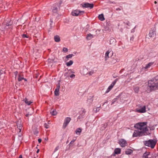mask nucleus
Listing matches in <instances>:
<instances>
[{
	"label": "nucleus",
	"mask_w": 158,
	"mask_h": 158,
	"mask_svg": "<svg viewBox=\"0 0 158 158\" xmlns=\"http://www.w3.org/2000/svg\"><path fill=\"white\" fill-rule=\"evenodd\" d=\"M147 122L139 123L135 124L134 127L137 129L134 131L133 134V137L139 136H142L144 135V133L148 131L146 127Z\"/></svg>",
	"instance_id": "obj_1"
},
{
	"label": "nucleus",
	"mask_w": 158,
	"mask_h": 158,
	"mask_svg": "<svg viewBox=\"0 0 158 158\" xmlns=\"http://www.w3.org/2000/svg\"><path fill=\"white\" fill-rule=\"evenodd\" d=\"M158 77L156 76L148 81V88L150 91L158 89Z\"/></svg>",
	"instance_id": "obj_2"
},
{
	"label": "nucleus",
	"mask_w": 158,
	"mask_h": 158,
	"mask_svg": "<svg viewBox=\"0 0 158 158\" xmlns=\"http://www.w3.org/2000/svg\"><path fill=\"white\" fill-rule=\"evenodd\" d=\"M156 142V140L155 139H149L148 140H146L143 141V143L145 146L151 147L152 148H154Z\"/></svg>",
	"instance_id": "obj_3"
},
{
	"label": "nucleus",
	"mask_w": 158,
	"mask_h": 158,
	"mask_svg": "<svg viewBox=\"0 0 158 158\" xmlns=\"http://www.w3.org/2000/svg\"><path fill=\"white\" fill-rule=\"evenodd\" d=\"M85 111L84 109L82 110L79 112L80 115L77 118L78 119H80V120L84 118L85 114Z\"/></svg>",
	"instance_id": "obj_4"
},
{
	"label": "nucleus",
	"mask_w": 158,
	"mask_h": 158,
	"mask_svg": "<svg viewBox=\"0 0 158 158\" xmlns=\"http://www.w3.org/2000/svg\"><path fill=\"white\" fill-rule=\"evenodd\" d=\"M146 112V106H140L139 109L136 110V112L140 113H144Z\"/></svg>",
	"instance_id": "obj_5"
},
{
	"label": "nucleus",
	"mask_w": 158,
	"mask_h": 158,
	"mask_svg": "<svg viewBox=\"0 0 158 158\" xmlns=\"http://www.w3.org/2000/svg\"><path fill=\"white\" fill-rule=\"evenodd\" d=\"M71 119V118L70 117H67L65 118L63 126V128H65L67 127L68 124L70 121Z\"/></svg>",
	"instance_id": "obj_6"
},
{
	"label": "nucleus",
	"mask_w": 158,
	"mask_h": 158,
	"mask_svg": "<svg viewBox=\"0 0 158 158\" xmlns=\"http://www.w3.org/2000/svg\"><path fill=\"white\" fill-rule=\"evenodd\" d=\"M119 143L122 147H124L127 145V141L124 139H120Z\"/></svg>",
	"instance_id": "obj_7"
},
{
	"label": "nucleus",
	"mask_w": 158,
	"mask_h": 158,
	"mask_svg": "<svg viewBox=\"0 0 158 158\" xmlns=\"http://www.w3.org/2000/svg\"><path fill=\"white\" fill-rule=\"evenodd\" d=\"M82 7L84 8H89L90 9L93 8L94 4L93 3L90 4L88 3H85L81 4Z\"/></svg>",
	"instance_id": "obj_8"
},
{
	"label": "nucleus",
	"mask_w": 158,
	"mask_h": 158,
	"mask_svg": "<svg viewBox=\"0 0 158 158\" xmlns=\"http://www.w3.org/2000/svg\"><path fill=\"white\" fill-rule=\"evenodd\" d=\"M84 11H80V10H76L72 11V14L73 16H77L80 14H81V13H84Z\"/></svg>",
	"instance_id": "obj_9"
},
{
	"label": "nucleus",
	"mask_w": 158,
	"mask_h": 158,
	"mask_svg": "<svg viewBox=\"0 0 158 158\" xmlns=\"http://www.w3.org/2000/svg\"><path fill=\"white\" fill-rule=\"evenodd\" d=\"M60 3L58 4V3L56 4L55 6H54L52 9V12L54 13H57V12L58 9L60 8Z\"/></svg>",
	"instance_id": "obj_10"
},
{
	"label": "nucleus",
	"mask_w": 158,
	"mask_h": 158,
	"mask_svg": "<svg viewBox=\"0 0 158 158\" xmlns=\"http://www.w3.org/2000/svg\"><path fill=\"white\" fill-rule=\"evenodd\" d=\"M156 28L154 27L152 30L150 31L149 34L150 37H152L154 36V35L156 34Z\"/></svg>",
	"instance_id": "obj_11"
},
{
	"label": "nucleus",
	"mask_w": 158,
	"mask_h": 158,
	"mask_svg": "<svg viewBox=\"0 0 158 158\" xmlns=\"http://www.w3.org/2000/svg\"><path fill=\"white\" fill-rule=\"evenodd\" d=\"M112 52H113L111 51L110 50H108L106 52L105 54V61H106L109 58V54Z\"/></svg>",
	"instance_id": "obj_12"
},
{
	"label": "nucleus",
	"mask_w": 158,
	"mask_h": 158,
	"mask_svg": "<svg viewBox=\"0 0 158 158\" xmlns=\"http://www.w3.org/2000/svg\"><path fill=\"white\" fill-rule=\"evenodd\" d=\"M60 88V85L59 84L58 85L54 91L55 94L56 96H58L59 95V90Z\"/></svg>",
	"instance_id": "obj_13"
},
{
	"label": "nucleus",
	"mask_w": 158,
	"mask_h": 158,
	"mask_svg": "<svg viewBox=\"0 0 158 158\" xmlns=\"http://www.w3.org/2000/svg\"><path fill=\"white\" fill-rule=\"evenodd\" d=\"M23 101L26 104L28 105H30L31 103H33L32 102L28 101V99L27 98H25Z\"/></svg>",
	"instance_id": "obj_14"
},
{
	"label": "nucleus",
	"mask_w": 158,
	"mask_h": 158,
	"mask_svg": "<svg viewBox=\"0 0 158 158\" xmlns=\"http://www.w3.org/2000/svg\"><path fill=\"white\" fill-rule=\"evenodd\" d=\"M54 40L55 42H59L60 41V38L58 35H56L54 37Z\"/></svg>",
	"instance_id": "obj_15"
},
{
	"label": "nucleus",
	"mask_w": 158,
	"mask_h": 158,
	"mask_svg": "<svg viewBox=\"0 0 158 158\" xmlns=\"http://www.w3.org/2000/svg\"><path fill=\"white\" fill-rule=\"evenodd\" d=\"M107 126V123H105L103 124H102L101 125V130H104Z\"/></svg>",
	"instance_id": "obj_16"
},
{
	"label": "nucleus",
	"mask_w": 158,
	"mask_h": 158,
	"mask_svg": "<svg viewBox=\"0 0 158 158\" xmlns=\"http://www.w3.org/2000/svg\"><path fill=\"white\" fill-rule=\"evenodd\" d=\"M154 62H151L149 63L148 64H146L145 67H144V69H147L149 68L153 64Z\"/></svg>",
	"instance_id": "obj_17"
},
{
	"label": "nucleus",
	"mask_w": 158,
	"mask_h": 158,
	"mask_svg": "<svg viewBox=\"0 0 158 158\" xmlns=\"http://www.w3.org/2000/svg\"><path fill=\"white\" fill-rule=\"evenodd\" d=\"M114 85H113L112 84H111V85L108 87V89L106 90V93H108L113 88Z\"/></svg>",
	"instance_id": "obj_18"
},
{
	"label": "nucleus",
	"mask_w": 158,
	"mask_h": 158,
	"mask_svg": "<svg viewBox=\"0 0 158 158\" xmlns=\"http://www.w3.org/2000/svg\"><path fill=\"white\" fill-rule=\"evenodd\" d=\"M98 19L101 21H102L105 20L104 15L103 14L99 15L98 16Z\"/></svg>",
	"instance_id": "obj_19"
},
{
	"label": "nucleus",
	"mask_w": 158,
	"mask_h": 158,
	"mask_svg": "<svg viewBox=\"0 0 158 158\" xmlns=\"http://www.w3.org/2000/svg\"><path fill=\"white\" fill-rule=\"evenodd\" d=\"M94 36L93 35L91 34H88L86 36V39L88 40H90Z\"/></svg>",
	"instance_id": "obj_20"
},
{
	"label": "nucleus",
	"mask_w": 158,
	"mask_h": 158,
	"mask_svg": "<svg viewBox=\"0 0 158 158\" xmlns=\"http://www.w3.org/2000/svg\"><path fill=\"white\" fill-rule=\"evenodd\" d=\"M116 40L115 39L112 38L110 39V44H114L116 42Z\"/></svg>",
	"instance_id": "obj_21"
},
{
	"label": "nucleus",
	"mask_w": 158,
	"mask_h": 158,
	"mask_svg": "<svg viewBox=\"0 0 158 158\" xmlns=\"http://www.w3.org/2000/svg\"><path fill=\"white\" fill-rule=\"evenodd\" d=\"M121 150L119 148H116L114 151V153L116 154H118L120 153Z\"/></svg>",
	"instance_id": "obj_22"
},
{
	"label": "nucleus",
	"mask_w": 158,
	"mask_h": 158,
	"mask_svg": "<svg viewBox=\"0 0 158 158\" xmlns=\"http://www.w3.org/2000/svg\"><path fill=\"white\" fill-rule=\"evenodd\" d=\"M82 130L80 128H78L77 129L76 131H75V133L77 135H80L81 133V132Z\"/></svg>",
	"instance_id": "obj_23"
},
{
	"label": "nucleus",
	"mask_w": 158,
	"mask_h": 158,
	"mask_svg": "<svg viewBox=\"0 0 158 158\" xmlns=\"http://www.w3.org/2000/svg\"><path fill=\"white\" fill-rule=\"evenodd\" d=\"M12 23V22L11 21L9 22V23H7L6 24V26L5 27V28L6 29H8L9 27V26H11Z\"/></svg>",
	"instance_id": "obj_24"
},
{
	"label": "nucleus",
	"mask_w": 158,
	"mask_h": 158,
	"mask_svg": "<svg viewBox=\"0 0 158 158\" xmlns=\"http://www.w3.org/2000/svg\"><path fill=\"white\" fill-rule=\"evenodd\" d=\"M134 90L135 93H138L139 90V87L138 86H135L134 88Z\"/></svg>",
	"instance_id": "obj_25"
},
{
	"label": "nucleus",
	"mask_w": 158,
	"mask_h": 158,
	"mask_svg": "<svg viewBox=\"0 0 158 158\" xmlns=\"http://www.w3.org/2000/svg\"><path fill=\"white\" fill-rule=\"evenodd\" d=\"M132 152V150L130 149H128L126 152V154L127 155L130 154Z\"/></svg>",
	"instance_id": "obj_26"
},
{
	"label": "nucleus",
	"mask_w": 158,
	"mask_h": 158,
	"mask_svg": "<svg viewBox=\"0 0 158 158\" xmlns=\"http://www.w3.org/2000/svg\"><path fill=\"white\" fill-rule=\"evenodd\" d=\"M150 153L147 152H145L143 156V157L144 158H148V156L149 155Z\"/></svg>",
	"instance_id": "obj_27"
},
{
	"label": "nucleus",
	"mask_w": 158,
	"mask_h": 158,
	"mask_svg": "<svg viewBox=\"0 0 158 158\" xmlns=\"http://www.w3.org/2000/svg\"><path fill=\"white\" fill-rule=\"evenodd\" d=\"M73 61L72 60H70L69 61V62L66 63V64L67 66H70L71 65H72L73 64Z\"/></svg>",
	"instance_id": "obj_28"
},
{
	"label": "nucleus",
	"mask_w": 158,
	"mask_h": 158,
	"mask_svg": "<svg viewBox=\"0 0 158 158\" xmlns=\"http://www.w3.org/2000/svg\"><path fill=\"white\" fill-rule=\"evenodd\" d=\"M51 113L53 115H56L57 114V112L55 110H53L51 112Z\"/></svg>",
	"instance_id": "obj_29"
},
{
	"label": "nucleus",
	"mask_w": 158,
	"mask_h": 158,
	"mask_svg": "<svg viewBox=\"0 0 158 158\" xmlns=\"http://www.w3.org/2000/svg\"><path fill=\"white\" fill-rule=\"evenodd\" d=\"M18 127V128L19 130V132H20L21 131V129L22 128V126L21 124H19L18 125H17Z\"/></svg>",
	"instance_id": "obj_30"
},
{
	"label": "nucleus",
	"mask_w": 158,
	"mask_h": 158,
	"mask_svg": "<svg viewBox=\"0 0 158 158\" xmlns=\"http://www.w3.org/2000/svg\"><path fill=\"white\" fill-rule=\"evenodd\" d=\"M73 56V55L72 54H69L66 56V58L68 59L69 58H72Z\"/></svg>",
	"instance_id": "obj_31"
},
{
	"label": "nucleus",
	"mask_w": 158,
	"mask_h": 158,
	"mask_svg": "<svg viewBox=\"0 0 158 158\" xmlns=\"http://www.w3.org/2000/svg\"><path fill=\"white\" fill-rule=\"evenodd\" d=\"M106 26L108 27H111V24L110 22L109 21L106 22Z\"/></svg>",
	"instance_id": "obj_32"
},
{
	"label": "nucleus",
	"mask_w": 158,
	"mask_h": 158,
	"mask_svg": "<svg viewBox=\"0 0 158 158\" xmlns=\"http://www.w3.org/2000/svg\"><path fill=\"white\" fill-rule=\"evenodd\" d=\"M117 100V98H114V99H113L112 101L111 105H112L114 103L116 102Z\"/></svg>",
	"instance_id": "obj_33"
},
{
	"label": "nucleus",
	"mask_w": 158,
	"mask_h": 158,
	"mask_svg": "<svg viewBox=\"0 0 158 158\" xmlns=\"http://www.w3.org/2000/svg\"><path fill=\"white\" fill-rule=\"evenodd\" d=\"M24 78L23 77H21L20 75L18 77V81H21Z\"/></svg>",
	"instance_id": "obj_34"
},
{
	"label": "nucleus",
	"mask_w": 158,
	"mask_h": 158,
	"mask_svg": "<svg viewBox=\"0 0 158 158\" xmlns=\"http://www.w3.org/2000/svg\"><path fill=\"white\" fill-rule=\"evenodd\" d=\"M22 37L23 38H29V36L26 34H23L22 35Z\"/></svg>",
	"instance_id": "obj_35"
},
{
	"label": "nucleus",
	"mask_w": 158,
	"mask_h": 158,
	"mask_svg": "<svg viewBox=\"0 0 158 158\" xmlns=\"http://www.w3.org/2000/svg\"><path fill=\"white\" fill-rule=\"evenodd\" d=\"M118 79H116L112 83V84L113 85H114H114H115V84H116V82H117V81H118Z\"/></svg>",
	"instance_id": "obj_36"
},
{
	"label": "nucleus",
	"mask_w": 158,
	"mask_h": 158,
	"mask_svg": "<svg viewBox=\"0 0 158 158\" xmlns=\"http://www.w3.org/2000/svg\"><path fill=\"white\" fill-rule=\"evenodd\" d=\"M44 127L46 128V129H48L49 128V125L48 124H47L46 123H45L44 124Z\"/></svg>",
	"instance_id": "obj_37"
},
{
	"label": "nucleus",
	"mask_w": 158,
	"mask_h": 158,
	"mask_svg": "<svg viewBox=\"0 0 158 158\" xmlns=\"http://www.w3.org/2000/svg\"><path fill=\"white\" fill-rule=\"evenodd\" d=\"M68 49L66 48H63V51L64 52H66L68 51Z\"/></svg>",
	"instance_id": "obj_38"
},
{
	"label": "nucleus",
	"mask_w": 158,
	"mask_h": 158,
	"mask_svg": "<svg viewBox=\"0 0 158 158\" xmlns=\"http://www.w3.org/2000/svg\"><path fill=\"white\" fill-rule=\"evenodd\" d=\"M94 71H92L89 72L88 74H89V76L92 75L94 73Z\"/></svg>",
	"instance_id": "obj_39"
},
{
	"label": "nucleus",
	"mask_w": 158,
	"mask_h": 158,
	"mask_svg": "<svg viewBox=\"0 0 158 158\" xmlns=\"http://www.w3.org/2000/svg\"><path fill=\"white\" fill-rule=\"evenodd\" d=\"M134 38V36H132L130 38V40L133 41Z\"/></svg>",
	"instance_id": "obj_40"
},
{
	"label": "nucleus",
	"mask_w": 158,
	"mask_h": 158,
	"mask_svg": "<svg viewBox=\"0 0 158 158\" xmlns=\"http://www.w3.org/2000/svg\"><path fill=\"white\" fill-rule=\"evenodd\" d=\"M70 77L71 78H74L75 77V75L74 74H72L70 75Z\"/></svg>",
	"instance_id": "obj_41"
},
{
	"label": "nucleus",
	"mask_w": 158,
	"mask_h": 158,
	"mask_svg": "<svg viewBox=\"0 0 158 158\" xmlns=\"http://www.w3.org/2000/svg\"><path fill=\"white\" fill-rule=\"evenodd\" d=\"M75 140H76V139H74V140H72L71 141V142H70V143L69 144H71L73 143Z\"/></svg>",
	"instance_id": "obj_42"
},
{
	"label": "nucleus",
	"mask_w": 158,
	"mask_h": 158,
	"mask_svg": "<svg viewBox=\"0 0 158 158\" xmlns=\"http://www.w3.org/2000/svg\"><path fill=\"white\" fill-rule=\"evenodd\" d=\"M59 148V146L56 147L55 149L54 152H56L57 151Z\"/></svg>",
	"instance_id": "obj_43"
},
{
	"label": "nucleus",
	"mask_w": 158,
	"mask_h": 158,
	"mask_svg": "<svg viewBox=\"0 0 158 158\" xmlns=\"http://www.w3.org/2000/svg\"><path fill=\"white\" fill-rule=\"evenodd\" d=\"M70 72L69 73V72H68V73H64V76L68 77V76L67 75L68 74V73H69L70 74Z\"/></svg>",
	"instance_id": "obj_44"
},
{
	"label": "nucleus",
	"mask_w": 158,
	"mask_h": 158,
	"mask_svg": "<svg viewBox=\"0 0 158 158\" xmlns=\"http://www.w3.org/2000/svg\"><path fill=\"white\" fill-rule=\"evenodd\" d=\"M42 141V140L41 139H38V141L39 142V143H40Z\"/></svg>",
	"instance_id": "obj_45"
},
{
	"label": "nucleus",
	"mask_w": 158,
	"mask_h": 158,
	"mask_svg": "<svg viewBox=\"0 0 158 158\" xmlns=\"http://www.w3.org/2000/svg\"><path fill=\"white\" fill-rule=\"evenodd\" d=\"M31 114H27L26 115V117H28L29 115H31Z\"/></svg>",
	"instance_id": "obj_46"
},
{
	"label": "nucleus",
	"mask_w": 158,
	"mask_h": 158,
	"mask_svg": "<svg viewBox=\"0 0 158 158\" xmlns=\"http://www.w3.org/2000/svg\"><path fill=\"white\" fill-rule=\"evenodd\" d=\"M116 10H121L119 8H117L116 9Z\"/></svg>",
	"instance_id": "obj_47"
},
{
	"label": "nucleus",
	"mask_w": 158,
	"mask_h": 158,
	"mask_svg": "<svg viewBox=\"0 0 158 158\" xmlns=\"http://www.w3.org/2000/svg\"><path fill=\"white\" fill-rule=\"evenodd\" d=\"M19 158H23L22 156L21 155H20L19 156Z\"/></svg>",
	"instance_id": "obj_48"
},
{
	"label": "nucleus",
	"mask_w": 158,
	"mask_h": 158,
	"mask_svg": "<svg viewBox=\"0 0 158 158\" xmlns=\"http://www.w3.org/2000/svg\"><path fill=\"white\" fill-rule=\"evenodd\" d=\"M39 151H40L39 149H38L37 151V152H36V153H38L39 152Z\"/></svg>",
	"instance_id": "obj_49"
},
{
	"label": "nucleus",
	"mask_w": 158,
	"mask_h": 158,
	"mask_svg": "<svg viewBox=\"0 0 158 158\" xmlns=\"http://www.w3.org/2000/svg\"><path fill=\"white\" fill-rule=\"evenodd\" d=\"M23 80H24L25 81H27V80L25 78H24Z\"/></svg>",
	"instance_id": "obj_50"
},
{
	"label": "nucleus",
	"mask_w": 158,
	"mask_h": 158,
	"mask_svg": "<svg viewBox=\"0 0 158 158\" xmlns=\"http://www.w3.org/2000/svg\"><path fill=\"white\" fill-rule=\"evenodd\" d=\"M105 29H106V30H107L108 29V28L107 27L105 28Z\"/></svg>",
	"instance_id": "obj_51"
},
{
	"label": "nucleus",
	"mask_w": 158,
	"mask_h": 158,
	"mask_svg": "<svg viewBox=\"0 0 158 158\" xmlns=\"http://www.w3.org/2000/svg\"><path fill=\"white\" fill-rule=\"evenodd\" d=\"M154 3H155V4H156V3H157V2H156V1H155V2H154Z\"/></svg>",
	"instance_id": "obj_52"
},
{
	"label": "nucleus",
	"mask_w": 158,
	"mask_h": 158,
	"mask_svg": "<svg viewBox=\"0 0 158 158\" xmlns=\"http://www.w3.org/2000/svg\"><path fill=\"white\" fill-rule=\"evenodd\" d=\"M68 141H67L66 143H68Z\"/></svg>",
	"instance_id": "obj_53"
},
{
	"label": "nucleus",
	"mask_w": 158,
	"mask_h": 158,
	"mask_svg": "<svg viewBox=\"0 0 158 158\" xmlns=\"http://www.w3.org/2000/svg\"><path fill=\"white\" fill-rule=\"evenodd\" d=\"M151 130H152V129H152H152H150Z\"/></svg>",
	"instance_id": "obj_54"
}]
</instances>
